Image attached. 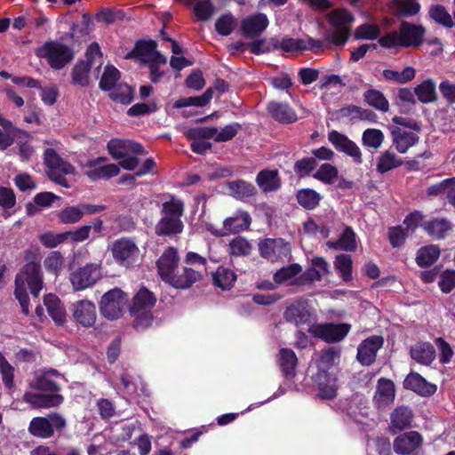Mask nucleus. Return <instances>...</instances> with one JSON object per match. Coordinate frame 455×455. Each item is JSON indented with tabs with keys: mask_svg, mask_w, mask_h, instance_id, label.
Listing matches in <instances>:
<instances>
[{
	"mask_svg": "<svg viewBox=\"0 0 455 455\" xmlns=\"http://www.w3.org/2000/svg\"><path fill=\"white\" fill-rule=\"evenodd\" d=\"M160 204V218L155 226L157 236L175 237L184 230L182 217L185 213V202L172 194H163Z\"/></svg>",
	"mask_w": 455,
	"mask_h": 455,
	"instance_id": "f257e3e1",
	"label": "nucleus"
},
{
	"mask_svg": "<svg viewBox=\"0 0 455 455\" xmlns=\"http://www.w3.org/2000/svg\"><path fill=\"white\" fill-rule=\"evenodd\" d=\"M44 287V278L41 265L30 261L25 264L15 276V298L19 300L22 313L29 314V298L28 290L33 297L37 298Z\"/></svg>",
	"mask_w": 455,
	"mask_h": 455,
	"instance_id": "f03ea898",
	"label": "nucleus"
},
{
	"mask_svg": "<svg viewBox=\"0 0 455 455\" xmlns=\"http://www.w3.org/2000/svg\"><path fill=\"white\" fill-rule=\"evenodd\" d=\"M426 28L420 24L401 20L398 30L384 34L378 41L384 49L419 48L424 43Z\"/></svg>",
	"mask_w": 455,
	"mask_h": 455,
	"instance_id": "7ed1b4c3",
	"label": "nucleus"
},
{
	"mask_svg": "<svg viewBox=\"0 0 455 455\" xmlns=\"http://www.w3.org/2000/svg\"><path fill=\"white\" fill-rule=\"evenodd\" d=\"M180 256L177 248L168 246L156 262L157 274L161 280L175 289L185 290L188 275L193 271L182 269L178 271Z\"/></svg>",
	"mask_w": 455,
	"mask_h": 455,
	"instance_id": "20e7f679",
	"label": "nucleus"
},
{
	"mask_svg": "<svg viewBox=\"0 0 455 455\" xmlns=\"http://www.w3.org/2000/svg\"><path fill=\"white\" fill-rule=\"evenodd\" d=\"M36 57L44 59L54 70H60L75 59L74 48L59 40H48L35 50Z\"/></svg>",
	"mask_w": 455,
	"mask_h": 455,
	"instance_id": "39448f33",
	"label": "nucleus"
},
{
	"mask_svg": "<svg viewBox=\"0 0 455 455\" xmlns=\"http://www.w3.org/2000/svg\"><path fill=\"white\" fill-rule=\"evenodd\" d=\"M67 426L66 419L59 413H51L47 417L33 418L28 426V432L35 437L50 438L55 431L60 432Z\"/></svg>",
	"mask_w": 455,
	"mask_h": 455,
	"instance_id": "423d86ee",
	"label": "nucleus"
},
{
	"mask_svg": "<svg viewBox=\"0 0 455 455\" xmlns=\"http://www.w3.org/2000/svg\"><path fill=\"white\" fill-rule=\"evenodd\" d=\"M100 279V263H87L72 271L69 275L70 283L76 291L91 288Z\"/></svg>",
	"mask_w": 455,
	"mask_h": 455,
	"instance_id": "0eeeda50",
	"label": "nucleus"
},
{
	"mask_svg": "<svg viewBox=\"0 0 455 455\" xmlns=\"http://www.w3.org/2000/svg\"><path fill=\"white\" fill-rule=\"evenodd\" d=\"M349 323H318L311 327L310 332L315 338L321 339L328 343L341 341L350 331Z\"/></svg>",
	"mask_w": 455,
	"mask_h": 455,
	"instance_id": "6e6552de",
	"label": "nucleus"
},
{
	"mask_svg": "<svg viewBox=\"0 0 455 455\" xmlns=\"http://www.w3.org/2000/svg\"><path fill=\"white\" fill-rule=\"evenodd\" d=\"M124 297V292L119 288L107 291L100 301V314L109 320L119 318L122 315Z\"/></svg>",
	"mask_w": 455,
	"mask_h": 455,
	"instance_id": "1a4fd4ad",
	"label": "nucleus"
},
{
	"mask_svg": "<svg viewBox=\"0 0 455 455\" xmlns=\"http://www.w3.org/2000/svg\"><path fill=\"white\" fill-rule=\"evenodd\" d=\"M259 251L262 258L275 261L282 258H291L290 243L283 238H266L259 243Z\"/></svg>",
	"mask_w": 455,
	"mask_h": 455,
	"instance_id": "9d476101",
	"label": "nucleus"
},
{
	"mask_svg": "<svg viewBox=\"0 0 455 455\" xmlns=\"http://www.w3.org/2000/svg\"><path fill=\"white\" fill-rule=\"evenodd\" d=\"M111 251L116 261L126 267L134 263L140 252V249L134 241L125 237L116 240Z\"/></svg>",
	"mask_w": 455,
	"mask_h": 455,
	"instance_id": "9b49d317",
	"label": "nucleus"
},
{
	"mask_svg": "<svg viewBox=\"0 0 455 455\" xmlns=\"http://www.w3.org/2000/svg\"><path fill=\"white\" fill-rule=\"evenodd\" d=\"M183 264L182 269H188L194 273V275L189 274V275H188L185 290L191 288L194 283L202 281L204 275H207V260L204 257L196 252H187L183 259Z\"/></svg>",
	"mask_w": 455,
	"mask_h": 455,
	"instance_id": "f8f14e48",
	"label": "nucleus"
},
{
	"mask_svg": "<svg viewBox=\"0 0 455 455\" xmlns=\"http://www.w3.org/2000/svg\"><path fill=\"white\" fill-rule=\"evenodd\" d=\"M251 223V218L249 212L243 210H237L231 217L227 218L223 221L221 229L209 230L213 235L220 237L247 230Z\"/></svg>",
	"mask_w": 455,
	"mask_h": 455,
	"instance_id": "ddd939ff",
	"label": "nucleus"
},
{
	"mask_svg": "<svg viewBox=\"0 0 455 455\" xmlns=\"http://www.w3.org/2000/svg\"><path fill=\"white\" fill-rule=\"evenodd\" d=\"M328 140L332 144L337 151L352 157L355 164H361L363 163L361 149L355 142L351 140L345 134L332 130L328 133Z\"/></svg>",
	"mask_w": 455,
	"mask_h": 455,
	"instance_id": "4468645a",
	"label": "nucleus"
},
{
	"mask_svg": "<svg viewBox=\"0 0 455 455\" xmlns=\"http://www.w3.org/2000/svg\"><path fill=\"white\" fill-rule=\"evenodd\" d=\"M328 140L332 144L337 151L352 157L355 164H361L363 163L361 149L355 142L351 140L345 134L332 130L328 133Z\"/></svg>",
	"mask_w": 455,
	"mask_h": 455,
	"instance_id": "2eb2a0df",
	"label": "nucleus"
},
{
	"mask_svg": "<svg viewBox=\"0 0 455 455\" xmlns=\"http://www.w3.org/2000/svg\"><path fill=\"white\" fill-rule=\"evenodd\" d=\"M384 339L373 335L364 339L357 347L356 358L363 366H370L376 359L377 352L382 347Z\"/></svg>",
	"mask_w": 455,
	"mask_h": 455,
	"instance_id": "dca6fc26",
	"label": "nucleus"
},
{
	"mask_svg": "<svg viewBox=\"0 0 455 455\" xmlns=\"http://www.w3.org/2000/svg\"><path fill=\"white\" fill-rule=\"evenodd\" d=\"M268 26V19L265 13L258 12L242 20L240 29L245 38L259 36Z\"/></svg>",
	"mask_w": 455,
	"mask_h": 455,
	"instance_id": "f3484780",
	"label": "nucleus"
},
{
	"mask_svg": "<svg viewBox=\"0 0 455 455\" xmlns=\"http://www.w3.org/2000/svg\"><path fill=\"white\" fill-rule=\"evenodd\" d=\"M422 442L419 433L410 431L398 435L393 442V448L398 455H410L421 446Z\"/></svg>",
	"mask_w": 455,
	"mask_h": 455,
	"instance_id": "a211bd4d",
	"label": "nucleus"
},
{
	"mask_svg": "<svg viewBox=\"0 0 455 455\" xmlns=\"http://www.w3.org/2000/svg\"><path fill=\"white\" fill-rule=\"evenodd\" d=\"M73 317L82 326L92 327L97 317L95 305L88 299L76 301L73 304Z\"/></svg>",
	"mask_w": 455,
	"mask_h": 455,
	"instance_id": "6ab92c4d",
	"label": "nucleus"
},
{
	"mask_svg": "<svg viewBox=\"0 0 455 455\" xmlns=\"http://www.w3.org/2000/svg\"><path fill=\"white\" fill-rule=\"evenodd\" d=\"M44 163L47 168V176L52 173L62 172L73 174L75 167L68 161L62 159L53 148H46L44 154Z\"/></svg>",
	"mask_w": 455,
	"mask_h": 455,
	"instance_id": "aec40b11",
	"label": "nucleus"
},
{
	"mask_svg": "<svg viewBox=\"0 0 455 455\" xmlns=\"http://www.w3.org/2000/svg\"><path fill=\"white\" fill-rule=\"evenodd\" d=\"M312 379L318 387V395L323 399H332L336 395V377L332 371H317Z\"/></svg>",
	"mask_w": 455,
	"mask_h": 455,
	"instance_id": "412c9836",
	"label": "nucleus"
},
{
	"mask_svg": "<svg viewBox=\"0 0 455 455\" xmlns=\"http://www.w3.org/2000/svg\"><path fill=\"white\" fill-rule=\"evenodd\" d=\"M24 401L33 408H52L62 403L63 397L58 394H46L40 392H28L24 395Z\"/></svg>",
	"mask_w": 455,
	"mask_h": 455,
	"instance_id": "4be33fe9",
	"label": "nucleus"
},
{
	"mask_svg": "<svg viewBox=\"0 0 455 455\" xmlns=\"http://www.w3.org/2000/svg\"><path fill=\"white\" fill-rule=\"evenodd\" d=\"M267 110L275 121L282 124H293L298 120L295 110L287 103L271 101L267 104Z\"/></svg>",
	"mask_w": 455,
	"mask_h": 455,
	"instance_id": "5701e85b",
	"label": "nucleus"
},
{
	"mask_svg": "<svg viewBox=\"0 0 455 455\" xmlns=\"http://www.w3.org/2000/svg\"><path fill=\"white\" fill-rule=\"evenodd\" d=\"M412 419L413 413L411 408L403 405L395 408L390 414L389 431L395 435L410 427Z\"/></svg>",
	"mask_w": 455,
	"mask_h": 455,
	"instance_id": "b1692460",
	"label": "nucleus"
},
{
	"mask_svg": "<svg viewBox=\"0 0 455 455\" xmlns=\"http://www.w3.org/2000/svg\"><path fill=\"white\" fill-rule=\"evenodd\" d=\"M156 48L157 43L155 40L140 39L136 41L133 49L126 53L124 59L135 60L143 64L151 58Z\"/></svg>",
	"mask_w": 455,
	"mask_h": 455,
	"instance_id": "393cba45",
	"label": "nucleus"
},
{
	"mask_svg": "<svg viewBox=\"0 0 455 455\" xmlns=\"http://www.w3.org/2000/svg\"><path fill=\"white\" fill-rule=\"evenodd\" d=\"M256 183L263 193L277 191L281 188V179L277 170L264 169L256 176Z\"/></svg>",
	"mask_w": 455,
	"mask_h": 455,
	"instance_id": "a878e982",
	"label": "nucleus"
},
{
	"mask_svg": "<svg viewBox=\"0 0 455 455\" xmlns=\"http://www.w3.org/2000/svg\"><path fill=\"white\" fill-rule=\"evenodd\" d=\"M391 135L393 139V145L401 154L406 153L407 150L416 145L419 140L416 133L412 132L403 131L399 127L393 128L391 131Z\"/></svg>",
	"mask_w": 455,
	"mask_h": 455,
	"instance_id": "bb28decb",
	"label": "nucleus"
},
{
	"mask_svg": "<svg viewBox=\"0 0 455 455\" xmlns=\"http://www.w3.org/2000/svg\"><path fill=\"white\" fill-rule=\"evenodd\" d=\"M410 353L413 360L425 366L430 365L436 356L435 347L426 341L417 342L411 347Z\"/></svg>",
	"mask_w": 455,
	"mask_h": 455,
	"instance_id": "cd10ccee",
	"label": "nucleus"
},
{
	"mask_svg": "<svg viewBox=\"0 0 455 455\" xmlns=\"http://www.w3.org/2000/svg\"><path fill=\"white\" fill-rule=\"evenodd\" d=\"M226 188L228 194L236 200L243 201L257 195L254 185L243 180L228 181Z\"/></svg>",
	"mask_w": 455,
	"mask_h": 455,
	"instance_id": "c85d7f7f",
	"label": "nucleus"
},
{
	"mask_svg": "<svg viewBox=\"0 0 455 455\" xmlns=\"http://www.w3.org/2000/svg\"><path fill=\"white\" fill-rule=\"evenodd\" d=\"M44 304L51 318L57 325H63L66 322V310L59 297L49 293L44 297Z\"/></svg>",
	"mask_w": 455,
	"mask_h": 455,
	"instance_id": "c756f323",
	"label": "nucleus"
},
{
	"mask_svg": "<svg viewBox=\"0 0 455 455\" xmlns=\"http://www.w3.org/2000/svg\"><path fill=\"white\" fill-rule=\"evenodd\" d=\"M404 387L421 395H431L436 391L435 385L427 382L418 372L411 371L406 377Z\"/></svg>",
	"mask_w": 455,
	"mask_h": 455,
	"instance_id": "7c9ffc66",
	"label": "nucleus"
},
{
	"mask_svg": "<svg viewBox=\"0 0 455 455\" xmlns=\"http://www.w3.org/2000/svg\"><path fill=\"white\" fill-rule=\"evenodd\" d=\"M156 303V295L142 286L132 299L131 313L135 314L142 309L152 308Z\"/></svg>",
	"mask_w": 455,
	"mask_h": 455,
	"instance_id": "2f4dec72",
	"label": "nucleus"
},
{
	"mask_svg": "<svg viewBox=\"0 0 455 455\" xmlns=\"http://www.w3.org/2000/svg\"><path fill=\"white\" fill-rule=\"evenodd\" d=\"M92 66L91 60H79L71 71L72 84L81 87L89 85V74Z\"/></svg>",
	"mask_w": 455,
	"mask_h": 455,
	"instance_id": "473e14b6",
	"label": "nucleus"
},
{
	"mask_svg": "<svg viewBox=\"0 0 455 455\" xmlns=\"http://www.w3.org/2000/svg\"><path fill=\"white\" fill-rule=\"evenodd\" d=\"M283 318L286 322L292 323L296 326H299L310 322L311 314L301 305H291L285 309Z\"/></svg>",
	"mask_w": 455,
	"mask_h": 455,
	"instance_id": "72a5a7b5",
	"label": "nucleus"
},
{
	"mask_svg": "<svg viewBox=\"0 0 455 455\" xmlns=\"http://www.w3.org/2000/svg\"><path fill=\"white\" fill-rule=\"evenodd\" d=\"M427 235L434 239L440 240L445 237V234L451 230L452 224L446 219H433L423 225Z\"/></svg>",
	"mask_w": 455,
	"mask_h": 455,
	"instance_id": "f704fd0d",
	"label": "nucleus"
},
{
	"mask_svg": "<svg viewBox=\"0 0 455 455\" xmlns=\"http://www.w3.org/2000/svg\"><path fill=\"white\" fill-rule=\"evenodd\" d=\"M213 89L212 87L207 88L202 95L182 97L177 100L174 104V108H182L187 107H199L203 108L206 106L212 99Z\"/></svg>",
	"mask_w": 455,
	"mask_h": 455,
	"instance_id": "c9c22d12",
	"label": "nucleus"
},
{
	"mask_svg": "<svg viewBox=\"0 0 455 455\" xmlns=\"http://www.w3.org/2000/svg\"><path fill=\"white\" fill-rule=\"evenodd\" d=\"M296 199L301 207L305 210L311 211L319 205L322 196L315 189L301 188L296 192Z\"/></svg>",
	"mask_w": 455,
	"mask_h": 455,
	"instance_id": "e433bc0d",
	"label": "nucleus"
},
{
	"mask_svg": "<svg viewBox=\"0 0 455 455\" xmlns=\"http://www.w3.org/2000/svg\"><path fill=\"white\" fill-rule=\"evenodd\" d=\"M236 280V275L230 269L222 266L212 273L213 284L221 290H229Z\"/></svg>",
	"mask_w": 455,
	"mask_h": 455,
	"instance_id": "4c0bfd02",
	"label": "nucleus"
},
{
	"mask_svg": "<svg viewBox=\"0 0 455 455\" xmlns=\"http://www.w3.org/2000/svg\"><path fill=\"white\" fill-rule=\"evenodd\" d=\"M440 253L441 251L437 245L421 247L417 252V265L420 267H430L439 259Z\"/></svg>",
	"mask_w": 455,
	"mask_h": 455,
	"instance_id": "58836bf2",
	"label": "nucleus"
},
{
	"mask_svg": "<svg viewBox=\"0 0 455 455\" xmlns=\"http://www.w3.org/2000/svg\"><path fill=\"white\" fill-rule=\"evenodd\" d=\"M414 93L418 100L423 103L427 104L435 102L437 100L435 84L432 79L424 80L421 84L414 88Z\"/></svg>",
	"mask_w": 455,
	"mask_h": 455,
	"instance_id": "ea45409f",
	"label": "nucleus"
},
{
	"mask_svg": "<svg viewBox=\"0 0 455 455\" xmlns=\"http://www.w3.org/2000/svg\"><path fill=\"white\" fill-rule=\"evenodd\" d=\"M375 399L379 405H387L395 399V385L391 380L380 379L378 383Z\"/></svg>",
	"mask_w": 455,
	"mask_h": 455,
	"instance_id": "a19ab883",
	"label": "nucleus"
},
{
	"mask_svg": "<svg viewBox=\"0 0 455 455\" xmlns=\"http://www.w3.org/2000/svg\"><path fill=\"white\" fill-rule=\"evenodd\" d=\"M120 78L121 72L115 66L107 65L100 77L99 87L103 92H110L117 86L116 84Z\"/></svg>",
	"mask_w": 455,
	"mask_h": 455,
	"instance_id": "79ce46f5",
	"label": "nucleus"
},
{
	"mask_svg": "<svg viewBox=\"0 0 455 455\" xmlns=\"http://www.w3.org/2000/svg\"><path fill=\"white\" fill-rule=\"evenodd\" d=\"M364 101L371 107L382 112H387L389 109L388 100L385 95L379 90L369 89L363 93Z\"/></svg>",
	"mask_w": 455,
	"mask_h": 455,
	"instance_id": "37998d69",
	"label": "nucleus"
},
{
	"mask_svg": "<svg viewBox=\"0 0 455 455\" xmlns=\"http://www.w3.org/2000/svg\"><path fill=\"white\" fill-rule=\"evenodd\" d=\"M119 166L115 164H109L103 166L94 168L87 171L85 175L91 181H97L100 180H108L119 174Z\"/></svg>",
	"mask_w": 455,
	"mask_h": 455,
	"instance_id": "c03bdc74",
	"label": "nucleus"
},
{
	"mask_svg": "<svg viewBox=\"0 0 455 455\" xmlns=\"http://www.w3.org/2000/svg\"><path fill=\"white\" fill-rule=\"evenodd\" d=\"M334 267L344 282L347 283L352 280L353 260L349 254L337 255Z\"/></svg>",
	"mask_w": 455,
	"mask_h": 455,
	"instance_id": "a18cd8bd",
	"label": "nucleus"
},
{
	"mask_svg": "<svg viewBox=\"0 0 455 455\" xmlns=\"http://www.w3.org/2000/svg\"><path fill=\"white\" fill-rule=\"evenodd\" d=\"M135 90L127 84H119L109 93V98L116 103L130 104L134 99Z\"/></svg>",
	"mask_w": 455,
	"mask_h": 455,
	"instance_id": "49530a36",
	"label": "nucleus"
},
{
	"mask_svg": "<svg viewBox=\"0 0 455 455\" xmlns=\"http://www.w3.org/2000/svg\"><path fill=\"white\" fill-rule=\"evenodd\" d=\"M396 9L395 14L401 18L417 15L420 11V4L417 0H394Z\"/></svg>",
	"mask_w": 455,
	"mask_h": 455,
	"instance_id": "de8ad7c7",
	"label": "nucleus"
},
{
	"mask_svg": "<svg viewBox=\"0 0 455 455\" xmlns=\"http://www.w3.org/2000/svg\"><path fill=\"white\" fill-rule=\"evenodd\" d=\"M402 164L403 161L397 158L395 153L387 150L378 158L377 171L379 173H385L401 166Z\"/></svg>",
	"mask_w": 455,
	"mask_h": 455,
	"instance_id": "09e8293b",
	"label": "nucleus"
},
{
	"mask_svg": "<svg viewBox=\"0 0 455 455\" xmlns=\"http://www.w3.org/2000/svg\"><path fill=\"white\" fill-rule=\"evenodd\" d=\"M327 20L332 28H347L346 24L352 23L355 19L348 10L342 8L331 12L327 16Z\"/></svg>",
	"mask_w": 455,
	"mask_h": 455,
	"instance_id": "8fccbe9b",
	"label": "nucleus"
},
{
	"mask_svg": "<svg viewBox=\"0 0 455 455\" xmlns=\"http://www.w3.org/2000/svg\"><path fill=\"white\" fill-rule=\"evenodd\" d=\"M379 25L363 23L356 28L354 37L356 40H376L382 36Z\"/></svg>",
	"mask_w": 455,
	"mask_h": 455,
	"instance_id": "3c124183",
	"label": "nucleus"
},
{
	"mask_svg": "<svg viewBox=\"0 0 455 455\" xmlns=\"http://www.w3.org/2000/svg\"><path fill=\"white\" fill-rule=\"evenodd\" d=\"M302 271L299 263H292L278 269L273 275V281L276 284H282L297 276Z\"/></svg>",
	"mask_w": 455,
	"mask_h": 455,
	"instance_id": "603ef678",
	"label": "nucleus"
},
{
	"mask_svg": "<svg viewBox=\"0 0 455 455\" xmlns=\"http://www.w3.org/2000/svg\"><path fill=\"white\" fill-rule=\"evenodd\" d=\"M229 254L235 257H245L251 252V244L244 237L236 236L229 243Z\"/></svg>",
	"mask_w": 455,
	"mask_h": 455,
	"instance_id": "864d4df0",
	"label": "nucleus"
},
{
	"mask_svg": "<svg viewBox=\"0 0 455 455\" xmlns=\"http://www.w3.org/2000/svg\"><path fill=\"white\" fill-rule=\"evenodd\" d=\"M429 17L435 20L436 23L445 27V28H452L454 26V22L451 14L447 12L445 7L442 4L433 5L429 10Z\"/></svg>",
	"mask_w": 455,
	"mask_h": 455,
	"instance_id": "5fc2aeb1",
	"label": "nucleus"
},
{
	"mask_svg": "<svg viewBox=\"0 0 455 455\" xmlns=\"http://www.w3.org/2000/svg\"><path fill=\"white\" fill-rule=\"evenodd\" d=\"M215 12V6L212 0H200L194 4L193 13L197 20L206 21Z\"/></svg>",
	"mask_w": 455,
	"mask_h": 455,
	"instance_id": "6e6d98bb",
	"label": "nucleus"
},
{
	"mask_svg": "<svg viewBox=\"0 0 455 455\" xmlns=\"http://www.w3.org/2000/svg\"><path fill=\"white\" fill-rule=\"evenodd\" d=\"M349 36V28H333L332 30L326 31L324 34L325 40L335 46L345 45Z\"/></svg>",
	"mask_w": 455,
	"mask_h": 455,
	"instance_id": "4d7b16f0",
	"label": "nucleus"
},
{
	"mask_svg": "<svg viewBox=\"0 0 455 455\" xmlns=\"http://www.w3.org/2000/svg\"><path fill=\"white\" fill-rule=\"evenodd\" d=\"M236 26V20L231 13L220 16L215 21V30L220 36L230 35Z\"/></svg>",
	"mask_w": 455,
	"mask_h": 455,
	"instance_id": "13d9d810",
	"label": "nucleus"
},
{
	"mask_svg": "<svg viewBox=\"0 0 455 455\" xmlns=\"http://www.w3.org/2000/svg\"><path fill=\"white\" fill-rule=\"evenodd\" d=\"M84 217V212L80 205L68 206L58 214L60 221L63 224H75L79 222Z\"/></svg>",
	"mask_w": 455,
	"mask_h": 455,
	"instance_id": "bf43d9fd",
	"label": "nucleus"
},
{
	"mask_svg": "<svg viewBox=\"0 0 455 455\" xmlns=\"http://www.w3.org/2000/svg\"><path fill=\"white\" fill-rule=\"evenodd\" d=\"M64 263V257L59 251H53L45 258L44 264L46 271L58 276Z\"/></svg>",
	"mask_w": 455,
	"mask_h": 455,
	"instance_id": "052dcab7",
	"label": "nucleus"
},
{
	"mask_svg": "<svg viewBox=\"0 0 455 455\" xmlns=\"http://www.w3.org/2000/svg\"><path fill=\"white\" fill-rule=\"evenodd\" d=\"M317 161L313 157H304L295 162L293 170L299 178L309 176L317 167Z\"/></svg>",
	"mask_w": 455,
	"mask_h": 455,
	"instance_id": "680f3d73",
	"label": "nucleus"
},
{
	"mask_svg": "<svg viewBox=\"0 0 455 455\" xmlns=\"http://www.w3.org/2000/svg\"><path fill=\"white\" fill-rule=\"evenodd\" d=\"M339 351L333 347L323 351L318 360V370H330L339 360Z\"/></svg>",
	"mask_w": 455,
	"mask_h": 455,
	"instance_id": "e2e57ef3",
	"label": "nucleus"
},
{
	"mask_svg": "<svg viewBox=\"0 0 455 455\" xmlns=\"http://www.w3.org/2000/svg\"><path fill=\"white\" fill-rule=\"evenodd\" d=\"M384 140V134L379 129H366L362 136L363 144L372 148H379Z\"/></svg>",
	"mask_w": 455,
	"mask_h": 455,
	"instance_id": "0e129e2a",
	"label": "nucleus"
},
{
	"mask_svg": "<svg viewBox=\"0 0 455 455\" xmlns=\"http://www.w3.org/2000/svg\"><path fill=\"white\" fill-rule=\"evenodd\" d=\"M338 169L331 164H323L313 177L325 184L333 183L338 177Z\"/></svg>",
	"mask_w": 455,
	"mask_h": 455,
	"instance_id": "69168bd1",
	"label": "nucleus"
},
{
	"mask_svg": "<svg viewBox=\"0 0 455 455\" xmlns=\"http://www.w3.org/2000/svg\"><path fill=\"white\" fill-rule=\"evenodd\" d=\"M217 133V127H207V126H201V127H193L188 129L185 135L188 140H208L212 139L216 136Z\"/></svg>",
	"mask_w": 455,
	"mask_h": 455,
	"instance_id": "338daca9",
	"label": "nucleus"
},
{
	"mask_svg": "<svg viewBox=\"0 0 455 455\" xmlns=\"http://www.w3.org/2000/svg\"><path fill=\"white\" fill-rule=\"evenodd\" d=\"M438 286L443 293H450L455 289V269H445L439 275Z\"/></svg>",
	"mask_w": 455,
	"mask_h": 455,
	"instance_id": "774afa93",
	"label": "nucleus"
}]
</instances>
